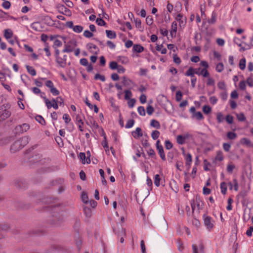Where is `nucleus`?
I'll use <instances>...</instances> for the list:
<instances>
[{
    "instance_id": "nucleus-43",
    "label": "nucleus",
    "mask_w": 253,
    "mask_h": 253,
    "mask_svg": "<svg viewBox=\"0 0 253 253\" xmlns=\"http://www.w3.org/2000/svg\"><path fill=\"white\" fill-rule=\"evenodd\" d=\"M44 102L47 108L49 109L52 107V101L48 100L46 97H44Z\"/></svg>"
},
{
    "instance_id": "nucleus-27",
    "label": "nucleus",
    "mask_w": 253,
    "mask_h": 253,
    "mask_svg": "<svg viewBox=\"0 0 253 253\" xmlns=\"http://www.w3.org/2000/svg\"><path fill=\"white\" fill-rule=\"evenodd\" d=\"M26 68L27 70V72L32 76H34L36 75V71L33 67L26 65Z\"/></svg>"
},
{
    "instance_id": "nucleus-64",
    "label": "nucleus",
    "mask_w": 253,
    "mask_h": 253,
    "mask_svg": "<svg viewBox=\"0 0 253 253\" xmlns=\"http://www.w3.org/2000/svg\"><path fill=\"white\" fill-rule=\"evenodd\" d=\"M139 100L142 104H144L146 102L147 97L145 94H142L140 95Z\"/></svg>"
},
{
    "instance_id": "nucleus-36",
    "label": "nucleus",
    "mask_w": 253,
    "mask_h": 253,
    "mask_svg": "<svg viewBox=\"0 0 253 253\" xmlns=\"http://www.w3.org/2000/svg\"><path fill=\"white\" fill-rule=\"evenodd\" d=\"M125 99L126 100H129L131 99V97L132 96V92L129 90H125Z\"/></svg>"
},
{
    "instance_id": "nucleus-44",
    "label": "nucleus",
    "mask_w": 253,
    "mask_h": 253,
    "mask_svg": "<svg viewBox=\"0 0 253 253\" xmlns=\"http://www.w3.org/2000/svg\"><path fill=\"white\" fill-rule=\"evenodd\" d=\"M216 71L219 73L221 72L224 69V65L222 63H218L216 66Z\"/></svg>"
},
{
    "instance_id": "nucleus-18",
    "label": "nucleus",
    "mask_w": 253,
    "mask_h": 253,
    "mask_svg": "<svg viewBox=\"0 0 253 253\" xmlns=\"http://www.w3.org/2000/svg\"><path fill=\"white\" fill-rule=\"evenodd\" d=\"M79 157L82 160L83 164H89L90 163V158H86V155L84 153H80L79 154Z\"/></svg>"
},
{
    "instance_id": "nucleus-38",
    "label": "nucleus",
    "mask_w": 253,
    "mask_h": 253,
    "mask_svg": "<svg viewBox=\"0 0 253 253\" xmlns=\"http://www.w3.org/2000/svg\"><path fill=\"white\" fill-rule=\"evenodd\" d=\"M202 226H204L207 230L210 231L211 229L213 227V225L212 222H203Z\"/></svg>"
},
{
    "instance_id": "nucleus-60",
    "label": "nucleus",
    "mask_w": 253,
    "mask_h": 253,
    "mask_svg": "<svg viewBox=\"0 0 253 253\" xmlns=\"http://www.w3.org/2000/svg\"><path fill=\"white\" fill-rule=\"evenodd\" d=\"M233 188L235 190V191H237L239 189V185H238V182L237 179L235 178L233 180Z\"/></svg>"
},
{
    "instance_id": "nucleus-25",
    "label": "nucleus",
    "mask_w": 253,
    "mask_h": 253,
    "mask_svg": "<svg viewBox=\"0 0 253 253\" xmlns=\"http://www.w3.org/2000/svg\"><path fill=\"white\" fill-rule=\"evenodd\" d=\"M185 159L186 165L189 167L191 166L192 161V155L189 153L187 154L185 156Z\"/></svg>"
},
{
    "instance_id": "nucleus-34",
    "label": "nucleus",
    "mask_w": 253,
    "mask_h": 253,
    "mask_svg": "<svg viewBox=\"0 0 253 253\" xmlns=\"http://www.w3.org/2000/svg\"><path fill=\"white\" fill-rule=\"evenodd\" d=\"M134 123H135V121L134 120H133V119L128 120L127 121V123L125 126V127L126 128H131L133 126Z\"/></svg>"
},
{
    "instance_id": "nucleus-62",
    "label": "nucleus",
    "mask_w": 253,
    "mask_h": 253,
    "mask_svg": "<svg viewBox=\"0 0 253 253\" xmlns=\"http://www.w3.org/2000/svg\"><path fill=\"white\" fill-rule=\"evenodd\" d=\"M173 61L175 63L179 65L180 64L181 61V59L180 58L176 55V54H174L173 55Z\"/></svg>"
},
{
    "instance_id": "nucleus-48",
    "label": "nucleus",
    "mask_w": 253,
    "mask_h": 253,
    "mask_svg": "<svg viewBox=\"0 0 253 253\" xmlns=\"http://www.w3.org/2000/svg\"><path fill=\"white\" fill-rule=\"evenodd\" d=\"M127 105L129 108H132L134 107L135 103L136 102V100L134 98L129 99L127 100Z\"/></svg>"
},
{
    "instance_id": "nucleus-24",
    "label": "nucleus",
    "mask_w": 253,
    "mask_h": 253,
    "mask_svg": "<svg viewBox=\"0 0 253 253\" xmlns=\"http://www.w3.org/2000/svg\"><path fill=\"white\" fill-rule=\"evenodd\" d=\"M107 37L110 39H115L117 37L116 34L115 32L111 30H106Z\"/></svg>"
},
{
    "instance_id": "nucleus-2",
    "label": "nucleus",
    "mask_w": 253,
    "mask_h": 253,
    "mask_svg": "<svg viewBox=\"0 0 253 253\" xmlns=\"http://www.w3.org/2000/svg\"><path fill=\"white\" fill-rule=\"evenodd\" d=\"M30 140V138L28 136H24L15 141L11 146V152L15 153L21 149L29 143Z\"/></svg>"
},
{
    "instance_id": "nucleus-49",
    "label": "nucleus",
    "mask_w": 253,
    "mask_h": 253,
    "mask_svg": "<svg viewBox=\"0 0 253 253\" xmlns=\"http://www.w3.org/2000/svg\"><path fill=\"white\" fill-rule=\"evenodd\" d=\"M134 21L135 22V27L136 28L139 29H142L141 21L140 19H139V18L134 19Z\"/></svg>"
},
{
    "instance_id": "nucleus-17",
    "label": "nucleus",
    "mask_w": 253,
    "mask_h": 253,
    "mask_svg": "<svg viewBox=\"0 0 253 253\" xmlns=\"http://www.w3.org/2000/svg\"><path fill=\"white\" fill-rule=\"evenodd\" d=\"M13 35V32L11 29H6L4 30V37L7 40H8L12 38Z\"/></svg>"
},
{
    "instance_id": "nucleus-35",
    "label": "nucleus",
    "mask_w": 253,
    "mask_h": 253,
    "mask_svg": "<svg viewBox=\"0 0 253 253\" xmlns=\"http://www.w3.org/2000/svg\"><path fill=\"white\" fill-rule=\"evenodd\" d=\"M202 110L205 114H209L211 111V108L208 105H205L202 108Z\"/></svg>"
},
{
    "instance_id": "nucleus-41",
    "label": "nucleus",
    "mask_w": 253,
    "mask_h": 253,
    "mask_svg": "<svg viewBox=\"0 0 253 253\" xmlns=\"http://www.w3.org/2000/svg\"><path fill=\"white\" fill-rule=\"evenodd\" d=\"M73 30L77 33H81L83 30V27L80 25L74 26Z\"/></svg>"
},
{
    "instance_id": "nucleus-23",
    "label": "nucleus",
    "mask_w": 253,
    "mask_h": 253,
    "mask_svg": "<svg viewBox=\"0 0 253 253\" xmlns=\"http://www.w3.org/2000/svg\"><path fill=\"white\" fill-rule=\"evenodd\" d=\"M144 47L140 44H134L133 46V51L137 53H141L144 51Z\"/></svg>"
},
{
    "instance_id": "nucleus-54",
    "label": "nucleus",
    "mask_w": 253,
    "mask_h": 253,
    "mask_svg": "<svg viewBox=\"0 0 253 253\" xmlns=\"http://www.w3.org/2000/svg\"><path fill=\"white\" fill-rule=\"evenodd\" d=\"M95 80H100L102 82H104L105 81V77L104 76L101 75L99 74H96L94 76Z\"/></svg>"
},
{
    "instance_id": "nucleus-39",
    "label": "nucleus",
    "mask_w": 253,
    "mask_h": 253,
    "mask_svg": "<svg viewBox=\"0 0 253 253\" xmlns=\"http://www.w3.org/2000/svg\"><path fill=\"white\" fill-rule=\"evenodd\" d=\"M235 166L232 163H229L228 164L227 167V171L228 172L230 173H232L234 169H235Z\"/></svg>"
},
{
    "instance_id": "nucleus-19",
    "label": "nucleus",
    "mask_w": 253,
    "mask_h": 253,
    "mask_svg": "<svg viewBox=\"0 0 253 253\" xmlns=\"http://www.w3.org/2000/svg\"><path fill=\"white\" fill-rule=\"evenodd\" d=\"M226 137L229 140H234L237 137V134L233 131H230L227 132Z\"/></svg>"
},
{
    "instance_id": "nucleus-13",
    "label": "nucleus",
    "mask_w": 253,
    "mask_h": 253,
    "mask_svg": "<svg viewBox=\"0 0 253 253\" xmlns=\"http://www.w3.org/2000/svg\"><path fill=\"white\" fill-rule=\"evenodd\" d=\"M132 136L135 139H139L143 135L142 129L140 127H136L135 130L131 132Z\"/></svg>"
},
{
    "instance_id": "nucleus-53",
    "label": "nucleus",
    "mask_w": 253,
    "mask_h": 253,
    "mask_svg": "<svg viewBox=\"0 0 253 253\" xmlns=\"http://www.w3.org/2000/svg\"><path fill=\"white\" fill-rule=\"evenodd\" d=\"M109 67L112 70L117 69L118 68V65L115 61H112L110 63Z\"/></svg>"
},
{
    "instance_id": "nucleus-46",
    "label": "nucleus",
    "mask_w": 253,
    "mask_h": 253,
    "mask_svg": "<svg viewBox=\"0 0 253 253\" xmlns=\"http://www.w3.org/2000/svg\"><path fill=\"white\" fill-rule=\"evenodd\" d=\"M216 118L217 120V122L219 123H220L223 121L224 120V117L222 114L220 112H219L216 115Z\"/></svg>"
},
{
    "instance_id": "nucleus-16",
    "label": "nucleus",
    "mask_w": 253,
    "mask_h": 253,
    "mask_svg": "<svg viewBox=\"0 0 253 253\" xmlns=\"http://www.w3.org/2000/svg\"><path fill=\"white\" fill-rule=\"evenodd\" d=\"M188 135L186 134L185 135H178L176 137V141L178 144L182 145L185 143V140L188 138Z\"/></svg>"
},
{
    "instance_id": "nucleus-4",
    "label": "nucleus",
    "mask_w": 253,
    "mask_h": 253,
    "mask_svg": "<svg viewBox=\"0 0 253 253\" xmlns=\"http://www.w3.org/2000/svg\"><path fill=\"white\" fill-rule=\"evenodd\" d=\"M42 80L45 81V85L49 89L50 93L54 96L59 95L60 91L54 85L53 83L50 80H46L45 78H42Z\"/></svg>"
},
{
    "instance_id": "nucleus-8",
    "label": "nucleus",
    "mask_w": 253,
    "mask_h": 253,
    "mask_svg": "<svg viewBox=\"0 0 253 253\" xmlns=\"http://www.w3.org/2000/svg\"><path fill=\"white\" fill-rule=\"evenodd\" d=\"M157 150L158 151V153L161 157V158L163 160H166V156L165 154L164 151V148L163 146L160 143V141L158 140L156 142V144Z\"/></svg>"
},
{
    "instance_id": "nucleus-58",
    "label": "nucleus",
    "mask_w": 253,
    "mask_h": 253,
    "mask_svg": "<svg viewBox=\"0 0 253 253\" xmlns=\"http://www.w3.org/2000/svg\"><path fill=\"white\" fill-rule=\"evenodd\" d=\"M146 111L149 115H151L154 111V108L151 105H148L146 108Z\"/></svg>"
},
{
    "instance_id": "nucleus-6",
    "label": "nucleus",
    "mask_w": 253,
    "mask_h": 253,
    "mask_svg": "<svg viewBox=\"0 0 253 253\" xmlns=\"http://www.w3.org/2000/svg\"><path fill=\"white\" fill-rule=\"evenodd\" d=\"M29 129L30 126L25 123L16 126L15 128V130L16 133L20 134L27 131Z\"/></svg>"
},
{
    "instance_id": "nucleus-14",
    "label": "nucleus",
    "mask_w": 253,
    "mask_h": 253,
    "mask_svg": "<svg viewBox=\"0 0 253 253\" xmlns=\"http://www.w3.org/2000/svg\"><path fill=\"white\" fill-rule=\"evenodd\" d=\"M177 23L175 21H173L171 25V30L170 31V35L171 38H175L177 32Z\"/></svg>"
},
{
    "instance_id": "nucleus-7",
    "label": "nucleus",
    "mask_w": 253,
    "mask_h": 253,
    "mask_svg": "<svg viewBox=\"0 0 253 253\" xmlns=\"http://www.w3.org/2000/svg\"><path fill=\"white\" fill-rule=\"evenodd\" d=\"M11 115V112L6 109L5 107L1 106L0 108V121H3Z\"/></svg>"
},
{
    "instance_id": "nucleus-51",
    "label": "nucleus",
    "mask_w": 253,
    "mask_h": 253,
    "mask_svg": "<svg viewBox=\"0 0 253 253\" xmlns=\"http://www.w3.org/2000/svg\"><path fill=\"white\" fill-rule=\"evenodd\" d=\"M165 148L167 150L171 149L173 147L172 144L169 140H166L165 142Z\"/></svg>"
},
{
    "instance_id": "nucleus-5",
    "label": "nucleus",
    "mask_w": 253,
    "mask_h": 253,
    "mask_svg": "<svg viewBox=\"0 0 253 253\" xmlns=\"http://www.w3.org/2000/svg\"><path fill=\"white\" fill-rule=\"evenodd\" d=\"M77 46L76 42L72 40L67 43L65 42L64 49L62 50L63 52L69 53L72 52Z\"/></svg>"
},
{
    "instance_id": "nucleus-37",
    "label": "nucleus",
    "mask_w": 253,
    "mask_h": 253,
    "mask_svg": "<svg viewBox=\"0 0 253 253\" xmlns=\"http://www.w3.org/2000/svg\"><path fill=\"white\" fill-rule=\"evenodd\" d=\"M161 178L159 174H156L154 177V184L157 187L160 185Z\"/></svg>"
},
{
    "instance_id": "nucleus-26",
    "label": "nucleus",
    "mask_w": 253,
    "mask_h": 253,
    "mask_svg": "<svg viewBox=\"0 0 253 253\" xmlns=\"http://www.w3.org/2000/svg\"><path fill=\"white\" fill-rule=\"evenodd\" d=\"M150 125L151 126L157 129H159L161 127L160 123L157 120L154 119H153L151 121Z\"/></svg>"
},
{
    "instance_id": "nucleus-12",
    "label": "nucleus",
    "mask_w": 253,
    "mask_h": 253,
    "mask_svg": "<svg viewBox=\"0 0 253 253\" xmlns=\"http://www.w3.org/2000/svg\"><path fill=\"white\" fill-rule=\"evenodd\" d=\"M102 135H103V138L104 140L102 141L101 144L102 146L103 147V148L105 149V152L107 155H109V146L108 145V143L107 142V138L106 134L103 129H102Z\"/></svg>"
},
{
    "instance_id": "nucleus-52",
    "label": "nucleus",
    "mask_w": 253,
    "mask_h": 253,
    "mask_svg": "<svg viewBox=\"0 0 253 253\" xmlns=\"http://www.w3.org/2000/svg\"><path fill=\"white\" fill-rule=\"evenodd\" d=\"M146 22L147 25H151L153 23V17L151 15H148L146 18Z\"/></svg>"
},
{
    "instance_id": "nucleus-3",
    "label": "nucleus",
    "mask_w": 253,
    "mask_h": 253,
    "mask_svg": "<svg viewBox=\"0 0 253 253\" xmlns=\"http://www.w3.org/2000/svg\"><path fill=\"white\" fill-rule=\"evenodd\" d=\"M190 204L193 212L194 211L199 212L201 206L203 204V201L199 196H197L191 201Z\"/></svg>"
},
{
    "instance_id": "nucleus-15",
    "label": "nucleus",
    "mask_w": 253,
    "mask_h": 253,
    "mask_svg": "<svg viewBox=\"0 0 253 253\" xmlns=\"http://www.w3.org/2000/svg\"><path fill=\"white\" fill-rule=\"evenodd\" d=\"M76 121L77 122V124L78 126L79 130L81 131H83V126L84 125V122L82 120V116L79 114L77 115L76 117Z\"/></svg>"
},
{
    "instance_id": "nucleus-28",
    "label": "nucleus",
    "mask_w": 253,
    "mask_h": 253,
    "mask_svg": "<svg viewBox=\"0 0 253 253\" xmlns=\"http://www.w3.org/2000/svg\"><path fill=\"white\" fill-rule=\"evenodd\" d=\"M84 213L86 217H90L91 215V209L88 207H84Z\"/></svg>"
},
{
    "instance_id": "nucleus-9",
    "label": "nucleus",
    "mask_w": 253,
    "mask_h": 253,
    "mask_svg": "<svg viewBox=\"0 0 253 253\" xmlns=\"http://www.w3.org/2000/svg\"><path fill=\"white\" fill-rule=\"evenodd\" d=\"M86 47L90 52L94 54H97L99 51L98 47L92 43H88L86 45Z\"/></svg>"
},
{
    "instance_id": "nucleus-10",
    "label": "nucleus",
    "mask_w": 253,
    "mask_h": 253,
    "mask_svg": "<svg viewBox=\"0 0 253 253\" xmlns=\"http://www.w3.org/2000/svg\"><path fill=\"white\" fill-rule=\"evenodd\" d=\"M66 55H64L63 58L57 56L56 57V61L59 66L62 68H64L66 65Z\"/></svg>"
},
{
    "instance_id": "nucleus-55",
    "label": "nucleus",
    "mask_w": 253,
    "mask_h": 253,
    "mask_svg": "<svg viewBox=\"0 0 253 253\" xmlns=\"http://www.w3.org/2000/svg\"><path fill=\"white\" fill-rule=\"evenodd\" d=\"M182 93L180 91H177L175 95V99L177 102L180 101L182 99Z\"/></svg>"
},
{
    "instance_id": "nucleus-61",
    "label": "nucleus",
    "mask_w": 253,
    "mask_h": 253,
    "mask_svg": "<svg viewBox=\"0 0 253 253\" xmlns=\"http://www.w3.org/2000/svg\"><path fill=\"white\" fill-rule=\"evenodd\" d=\"M10 5H11V3L9 1H4L2 4V7L6 9H8L10 8Z\"/></svg>"
},
{
    "instance_id": "nucleus-45",
    "label": "nucleus",
    "mask_w": 253,
    "mask_h": 253,
    "mask_svg": "<svg viewBox=\"0 0 253 253\" xmlns=\"http://www.w3.org/2000/svg\"><path fill=\"white\" fill-rule=\"evenodd\" d=\"M223 149L225 152H229L230 150L231 145L229 143H224L222 145Z\"/></svg>"
},
{
    "instance_id": "nucleus-63",
    "label": "nucleus",
    "mask_w": 253,
    "mask_h": 253,
    "mask_svg": "<svg viewBox=\"0 0 253 253\" xmlns=\"http://www.w3.org/2000/svg\"><path fill=\"white\" fill-rule=\"evenodd\" d=\"M84 36L87 38H90L93 36V34L88 30H85L84 32Z\"/></svg>"
},
{
    "instance_id": "nucleus-30",
    "label": "nucleus",
    "mask_w": 253,
    "mask_h": 253,
    "mask_svg": "<svg viewBox=\"0 0 253 253\" xmlns=\"http://www.w3.org/2000/svg\"><path fill=\"white\" fill-rule=\"evenodd\" d=\"M246 60L245 58H243L240 60L239 68L241 70H243L246 68Z\"/></svg>"
},
{
    "instance_id": "nucleus-21",
    "label": "nucleus",
    "mask_w": 253,
    "mask_h": 253,
    "mask_svg": "<svg viewBox=\"0 0 253 253\" xmlns=\"http://www.w3.org/2000/svg\"><path fill=\"white\" fill-rule=\"evenodd\" d=\"M240 143L241 144L243 145H246L248 147H251L252 144L251 142L249 139L247 138H242L240 140Z\"/></svg>"
},
{
    "instance_id": "nucleus-57",
    "label": "nucleus",
    "mask_w": 253,
    "mask_h": 253,
    "mask_svg": "<svg viewBox=\"0 0 253 253\" xmlns=\"http://www.w3.org/2000/svg\"><path fill=\"white\" fill-rule=\"evenodd\" d=\"M209 100L211 104L215 105L217 103L218 99L216 97L212 96L210 97Z\"/></svg>"
},
{
    "instance_id": "nucleus-20",
    "label": "nucleus",
    "mask_w": 253,
    "mask_h": 253,
    "mask_svg": "<svg viewBox=\"0 0 253 253\" xmlns=\"http://www.w3.org/2000/svg\"><path fill=\"white\" fill-rule=\"evenodd\" d=\"M224 160V156L223 155V153L221 151H218L216 152V155L215 157L214 161H222Z\"/></svg>"
},
{
    "instance_id": "nucleus-1",
    "label": "nucleus",
    "mask_w": 253,
    "mask_h": 253,
    "mask_svg": "<svg viewBox=\"0 0 253 253\" xmlns=\"http://www.w3.org/2000/svg\"><path fill=\"white\" fill-rule=\"evenodd\" d=\"M200 67L197 68H193L190 67L185 73V75L192 78L195 77V74L199 76H202L203 77H207L210 75V73L208 71L209 65L208 63L205 60H202L200 63Z\"/></svg>"
},
{
    "instance_id": "nucleus-50",
    "label": "nucleus",
    "mask_w": 253,
    "mask_h": 253,
    "mask_svg": "<svg viewBox=\"0 0 253 253\" xmlns=\"http://www.w3.org/2000/svg\"><path fill=\"white\" fill-rule=\"evenodd\" d=\"M62 45V43L60 40H55L54 42L53 46L54 48L56 49L57 47H59L61 46Z\"/></svg>"
},
{
    "instance_id": "nucleus-32",
    "label": "nucleus",
    "mask_w": 253,
    "mask_h": 253,
    "mask_svg": "<svg viewBox=\"0 0 253 253\" xmlns=\"http://www.w3.org/2000/svg\"><path fill=\"white\" fill-rule=\"evenodd\" d=\"M160 132L157 130H153L151 133V137L154 140L157 139L160 136Z\"/></svg>"
},
{
    "instance_id": "nucleus-29",
    "label": "nucleus",
    "mask_w": 253,
    "mask_h": 253,
    "mask_svg": "<svg viewBox=\"0 0 253 253\" xmlns=\"http://www.w3.org/2000/svg\"><path fill=\"white\" fill-rule=\"evenodd\" d=\"M157 51H160L162 54H166L167 50L166 48L164 47L163 45H157L156 47Z\"/></svg>"
},
{
    "instance_id": "nucleus-40",
    "label": "nucleus",
    "mask_w": 253,
    "mask_h": 253,
    "mask_svg": "<svg viewBox=\"0 0 253 253\" xmlns=\"http://www.w3.org/2000/svg\"><path fill=\"white\" fill-rule=\"evenodd\" d=\"M137 111L140 116H144L146 114L145 110L143 106H139L137 108Z\"/></svg>"
},
{
    "instance_id": "nucleus-22",
    "label": "nucleus",
    "mask_w": 253,
    "mask_h": 253,
    "mask_svg": "<svg viewBox=\"0 0 253 253\" xmlns=\"http://www.w3.org/2000/svg\"><path fill=\"white\" fill-rule=\"evenodd\" d=\"M220 188L221 193L223 195H225L226 194L227 189V183L224 181L222 182L220 184Z\"/></svg>"
},
{
    "instance_id": "nucleus-11",
    "label": "nucleus",
    "mask_w": 253,
    "mask_h": 253,
    "mask_svg": "<svg viewBox=\"0 0 253 253\" xmlns=\"http://www.w3.org/2000/svg\"><path fill=\"white\" fill-rule=\"evenodd\" d=\"M175 19L179 22V25L180 27H183L185 26L186 23V18L181 13H178Z\"/></svg>"
},
{
    "instance_id": "nucleus-33",
    "label": "nucleus",
    "mask_w": 253,
    "mask_h": 253,
    "mask_svg": "<svg viewBox=\"0 0 253 253\" xmlns=\"http://www.w3.org/2000/svg\"><path fill=\"white\" fill-rule=\"evenodd\" d=\"M193 117H195L198 120H201L204 119V116L201 112H196L192 116Z\"/></svg>"
},
{
    "instance_id": "nucleus-59",
    "label": "nucleus",
    "mask_w": 253,
    "mask_h": 253,
    "mask_svg": "<svg viewBox=\"0 0 253 253\" xmlns=\"http://www.w3.org/2000/svg\"><path fill=\"white\" fill-rule=\"evenodd\" d=\"M246 83L249 86L253 87V78L251 76L247 78V80H246Z\"/></svg>"
},
{
    "instance_id": "nucleus-56",
    "label": "nucleus",
    "mask_w": 253,
    "mask_h": 253,
    "mask_svg": "<svg viewBox=\"0 0 253 253\" xmlns=\"http://www.w3.org/2000/svg\"><path fill=\"white\" fill-rule=\"evenodd\" d=\"M63 119L64 120L66 124H68L71 121V118L69 115L67 114H64L63 116Z\"/></svg>"
},
{
    "instance_id": "nucleus-31",
    "label": "nucleus",
    "mask_w": 253,
    "mask_h": 253,
    "mask_svg": "<svg viewBox=\"0 0 253 253\" xmlns=\"http://www.w3.org/2000/svg\"><path fill=\"white\" fill-rule=\"evenodd\" d=\"M207 78V85L208 86H212L215 84V81L213 79L210 77V75L206 77Z\"/></svg>"
},
{
    "instance_id": "nucleus-47",
    "label": "nucleus",
    "mask_w": 253,
    "mask_h": 253,
    "mask_svg": "<svg viewBox=\"0 0 253 253\" xmlns=\"http://www.w3.org/2000/svg\"><path fill=\"white\" fill-rule=\"evenodd\" d=\"M239 88L242 90H245L246 89V83L244 81H241L239 84Z\"/></svg>"
},
{
    "instance_id": "nucleus-42",
    "label": "nucleus",
    "mask_w": 253,
    "mask_h": 253,
    "mask_svg": "<svg viewBox=\"0 0 253 253\" xmlns=\"http://www.w3.org/2000/svg\"><path fill=\"white\" fill-rule=\"evenodd\" d=\"M82 201L84 204L88 205V198L87 195L84 192L82 193Z\"/></svg>"
}]
</instances>
